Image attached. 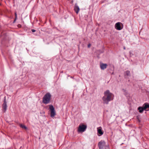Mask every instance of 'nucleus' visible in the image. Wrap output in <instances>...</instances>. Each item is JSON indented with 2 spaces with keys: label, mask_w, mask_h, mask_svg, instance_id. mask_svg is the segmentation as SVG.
<instances>
[{
  "label": "nucleus",
  "mask_w": 149,
  "mask_h": 149,
  "mask_svg": "<svg viewBox=\"0 0 149 149\" xmlns=\"http://www.w3.org/2000/svg\"><path fill=\"white\" fill-rule=\"evenodd\" d=\"M104 96L102 97V100L104 104H107L110 101L113 100L114 96L108 90H107L104 93Z\"/></svg>",
  "instance_id": "nucleus-1"
},
{
  "label": "nucleus",
  "mask_w": 149,
  "mask_h": 149,
  "mask_svg": "<svg viewBox=\"0 0 149 149\" xmlns=\"http://www.w3.org/2000/svg\"><path fill=\"white\" fill-rule=\"evenodd\" d=\"M51 95L49 93H47L43 98V102L45 104H47L50 102Z\"/></svg>",
  "instance_id": "nucleus-2"
},
{
  "label": "nucleus",
  "mask_w": 149,
  "mask_h": 149,
  "mask_svg": "<svg viewBox=\"0 0 149 149\" xmlns=\"http://www.w3.org/2000/svg\"><path fill=\"white\" fill-rule=\"evenodd\" d=\"M98 146L99 149H108L109 146L106 145L104 141L101 140L98 143Z\"/></svg>",
  "instance_id": "nucleus-3"
},
{
  "label": "nucleus",
  "mask_w": 149,
  "mask_h": 149,
  "mask_svg": "<svg viewBox=\"0 0 149 149\" xmlns=\"http://www.w3.org/2000/svg\"><path fill=\"white\" fill-rule=\"evenodd\" d=\"M87 128V126L82 123L80 124L78 128L77 132L79 133L82 132H84Z\"/></svg>",
  "instance_id": "nucleus-4"
},
{
  "label": "nucleus",
  "mask_w": 149,
  "mask_h": 149,
  "mask_svg": "<svg viewBox=\"0 0 149 149\" xmlns=\"http://www.w3.org/2000/svg\"><path fill=\"white\" fill-rule=\"evenodd\" d=\"M49 108L51 111V116L52 117H53L56 115V112L54 108L52 105H49Z\"/></svg>",
  "instance_id": "nucleus-5"
},
{
  "label": "nucleus",
  "mask_w": 149,
  "mask_h": 149,
  "mask_svg": "<svg viewBox=\"0 0 149 149\" xmlns=\"http://www.w3.org/2000/svg\"><path fill=\"white\" fill-rule=\"evenodd\" d=\"M122 24L120 22L116 23L115 25V28L117 30H121L123 27L121 26V25H122Z\"/></svg>",
  "instance_id": "nucleus-6"
},
{
  "label": "nucleus",
  "mask_w": 149,
  "mask_h": 149,
  "mask_svg": "<svg viewBox=\"0 0 149 149\" xmlns=\"http://www.w3.org/2000/svg\"><path fill=\"white\" fill-rule=\"evenodd\" d=\"M2 107L4 110V112H5L6 110V109L7 107L6 102V101L5 98L4 99V103L2 105Z\"/></svg>",
  "instance_id": "nucleus-7"
},
{
  "label": "nucleus",
  "mask_w": 149,
  "mask_h": 149,
  "mask_svg": "<svg viewBox=\"0 0 149 149\" xmlns=\"http://www.w3.org/2000/svg\"><path fill=\"white\" fill-rule=\"evenodd\" d=\"M107 65L106 64L101 63L100 64V68L101 69L104 70L106 68Z\"/></svg>",
  "instance_id": "nucleus-8"
},
{
  "label": "nucleus",
  "mask_w": 149,
  "mask_h": 149,
  "mask_svg": "<svg viewBox=\"0 0 149 149\" xmlns=\"http://www.w3.org/2000/svg\"><path fill=\"white\" fill-rule=\"evenodd\" d=\"M80 9L78 6L75 5L74 7V10L77 14H78Z\"/></svg>",
  "instance_id": "nucleus-9"
},
{
  "label": "nucleus",
  "mask_w": 149,
  "mask_h": 149,
  "mask_svg": "<svg viewBox=\"0 0 149 149\" xmlns=\"http://www.w3.org/2000/svg\"><path fill=\"white\" fill-rule=\"evenodd\" d=\"M97 133L98 134H100V135H102L103 134L101 129L99 128H97Z\"/></svg>",
  "instance_id": "nucleus-10"
},
{
  "label": "nucleus",
  "mask_w": 149,
  "mask_h": 149,
  "mask_svg": "<svg viewBox=\"0 0 149 149\" xmlns=\"http://www.w3.org/2000/svg\"><path fill=\"white\" fill-rule=\"evenodd\" d=\"M144 107H143V109L144 110H146V109L148 108L149 109V104H145Z\"/></svg>",
  "instance_id": "nucleus-11"
},
{
  "label": "nucleus",
  "mask_w": 149,
  "mask_h": 149,
  "mask_svg": "<svg viewBox=\"0 0 149 149\" xmlns=\"http://www.w3.org/2000/svg\"><path fill=\"white\" fill-rule=\"evenodd\" d=\"M138 109L139 110V112L140 113H142L143 112V110H144L143 108L142 107H139L138 108Z\"/></svg>",
  "instance_id": "nucleus-12"
},
{
  "label": "nucleus",
  "mask_w": 149,
  "mask_h": 149,
  "mask_svg": "<svg viewBox=\"0 0 149 149\" xmlns=\"http://www.w3.org/2000/svg\"><path fill=\"white\" fill-rule=\"evenodd\" d=\"M20 126L22 128L26 130L27 129V127L24 125H23L22 124H20Z\"/></svg>",
  "instance_id": "nucleus-13"
},
{
  "label": "nucleus",
  "mask_w": 149,
  "mask_h": 149,
  "mask_svg": "<svg viewBox=\"0 0 149 149\" xmlns=\"http://www.w3.org/2000/svg\"><path fill=\"white\" fill-rule=\"evenodd\" d=\"M125 74L127 76H129L130 74V72L129 71H127L126 72Z\"/></svg>",
  "instance_id": "nucleus-14"
},
{
  "label": "nucleus",
  "mask_w": 149,
  "mask_h": 149,
  "mask_svg": "<svg viewBox=\"0 0 149 149\" xmlns=\"http://www.w3.org/2000/svg\"><path fill=\"white\" fill-rule=\"evenodd\" d=\"M15 20L17 18V13H15Z\"/></svg>",
  "instance_id": "nucleus-15"
},
{
  "label": "nucleus",
  "mask_w": 149,
  "mask_h": 149,
  "mask_svg": "<svg viewBox=\"0 0 149 149\" xmlns=\"http://www.w3.org/2000/svg\"><path fill=\"white\" fill-rule=\"evenodd\" d=\"M31 31L32 32H35L36 30L34 29H32Z\"/></svg>",
  "instance_id": "nucleus-16"
},
{
  "label": "nucleus",
  "mask_w": 149,
  "mask_h": 149,
  "mask_svg": "<svg viewBox=\"0 0 149 149\" xmlns=\"http://www.w3.org/2000/svg\"><path fill=\"white\" fill-rule=\"evenodd\" d=\"M21 25H20V24H19V25H18V27H21Z\"/></svg>",
  "instance_id": "nucleus-17"
},
{
  "label": "nucleus",
  "mask_w": 149,
  "mask_h": 149,
  "mask_svg": "<svg viewBox=\"0 0 149 149\" xmlns=\"http://www.w3.org/2000/svg\"><path fill=\"white\" fill-rule=\"evenodd\" d=\"M91 46V45L90 44H89L88 45V47H90Z\"/></svg>",
  "instance_id": "nucleus-18"
}]
</instances>
